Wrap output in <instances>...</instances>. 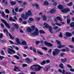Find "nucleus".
Returning a JSON list of instances; mask_svg holds the SVG:
<instances>
[{"label": "nucleus", "mask_w": 74, "mask_h": 74, "mask_svg": "<svg viewBox=\"0 0 74 74\" xmlns=\"http://www.w3.org/2000/svg\"><path fill=\"white\" fill-rule=\"evenodd\" d=\"M14 19H15L16 21H18V18L16 16H14Z\"/></svg>", "instance_id": "obj_61"}, {"label": "nucleus", "mask_w": 74, "mask_h": 74, "mask_svg": "<svg viewBox=\"0 0 74 74\" xmlns=\"http://www.w3.org/2000/svg\"><path fill=\"white\" fill-rule=\"evenodd\" d=\"M37 52L40 55H43V53L38 51V50L37 51Z\"/></svg>", "instance_id": "obj_34"}, {"label": "nucleus", "mask_w": 74, "mask_h": 74, "mask_svg": "<svg viewBox=\"0 0 74 74\" xmlns=\"http://www.w3.org/2000/svg\"><path fill=\"white\" fill-rule=\"evenodd\" d=\"M58 8L60 10H63L64 8L63 7V5L61 4L59 5L58 6Z\"/></svg>", "instance_id": "obj_14"}, {"label": "nucleus", "mask_w": 74, "mask_h": 74, "mask_svg": "<svg viewBox=\"0 0 74 74\" xmlns=\"http://www.w3.org/2000/svg\"><path fill=\"white\" fill-rule=\"evenodd\" d=\"M61 60L62 63H64V62H66L67 60L66 58H64V59H61Z\"/></svg>", "instance_id": "obj_29"}, {"label": "nucleus", "mask_w": 74, "mask_h": 74, "mask_svg": "<svg viewBox=\"0 0 74 74\" xmlns=\"http://www.w3.org/2000/svg\"><path fill=\"white\" fill-rule=\"evenodd\" d=\"M0 58L1 60H3V58H4V57L3 56H1Z\"/></svg>", "instance_id": "obj_62"}, {"label": "nucleus", "mask_w": 74, "mask_h": 74, "mask_svg": "<svg viewBox=\"0 0 74 74\" xmlns=\"http://www.w3.org/2000/svg\"><path fill=\"white\" fill-rule=\"evenodd\" d=\"M56 18L57 20L60 21L61 22H62V18L60 17L57 16L56 17Z\"/></svg>", "instance_id": "obj_21"}, {"label": "nucleus", "mask_w": 74, "mask_h": 74, "mask_svg": "<svg viewBox=\"0 0 74 74\" xmlns=\"http://www.w3.org/2000/svg\"><path fill=\"white\" fill-rule=\"evenodd\" d=\"M0 14H1L2 16H3V18L5 17V14L4 13V11H3L2 12H1V10H0Z\"/></svg>", "instance_id": "obj_18"}, {"label": "nucleus", "mask_w": 74, "mask_h": 74, "mask_svg": "<svg viewBox=\"0 0 74 74\" xmlns=\"http://www.w3.org/2000/svg\"><path fill=\"white\" fill-rule=\"evenodd\" d=\"M62 74H65V71L64 69H63L62 70Z\"/></svg>", "instance_id": "obj_63"}, {"label": "nucleus", "mask_w": 74, "mask_h": 74, "mask_svg": "<svg viewBox=\"0 0 74 74\" xmlns=\"http://www.w3.org/2000/svg\"><path fill=\"white\" fill-rule=\"evenodd\" d=\"M45 63H46V62H45V61H43L40 63V64H41V65H44L45 64Z\"/></svg>", "instance_id": "obj_33"}, {"label": "nucleus", "mask_w": 74, "mask_h": 74, "mask_svg": "<svg viewBox=\"0 0 74 74\" xmlns=\"http://www.w3.org/2000/svg\"><path fill=\"white\" fill-rule=\"evenodd\" d=\"M32 6L34 7V6H35L36 9L38 10L40 8V7H39V5L37 3H34V4L32 5Z\"/></svg>", "instance_id": "obj_12"}, {"label": "nucleus", "mask_w": 74, "mask_h": 74, "mask_svg": "<svg viewBox=\"0 0 74 74\" xmlns=\"http://www.w3.org/2000/svg\"><path fill=\"white\" fill-rule=\"evenodd\" d=\"M32 13L30 10H29L27 12H26L25 15V14H23L21 15V17L23 18L24 20H26L28 18L29 16H32Z\"/></svg>", "instance_id": "obj_2"}, {"label": "nucleus", "mask_w": 74, "mask_h": 74, "mask_svg": "<svg viewBox=\"0 0 74 74\" xmlns=\"http://www.w3.org/2000/svg\"><path fill=\"white\" fill-rule=\"evenodd\" d=\"M9 42H10L11 44H15L14 43V42H13V41L11 40H9Z\"/></svg>", "instance_id": "obj_51"}, {"label": "nucleus", "mask_w": 74, "mask_h": 74, "mask_svg": "<svg viewBox=\"0 0 74 74\" xmlns=\"http://www.w3.org/2000/svg\"><path fill=\"white\" fill-rule=\"evenodd\" d=\"M10 4L12 5H15V4H16V2L12 1L11 2H10Z\"/></svg>", "instance_id": "obj_35"}, {"label": "nucleus", "mask_w": 74, "mask_h": 74, "mask_svg": "<svg viewBox=\"0 0 74 74\" xmlns=\"http://www.w3.org/2000/svg\"><path fill=\"white\" fill-rule=\"evenodd\" d=\"M55 24L56 25H58V26H62V24H59L57 22L55 23Z\"/></svg>", "instance_id": "obj_41"}, {"label": "nucleus", "mask_w": 74, "mask_h": 74, "mask_svg": "<svg viewBox=\"0 0 74 74\" xmlns=\"http://www.w3.org/2000/svg\"><path fill=\"white\" fill-rule=\"evenodd\" d=\"M14 56L15 58L16 59H18V60L19 59V56H18L15 55Z\"/></svg>", "instance_id": "obj_31"}, {"label": "nucleus", "mask_w": 74, "mask_h": 74, "mask_svg": "<svg viewBox=\"0 0 74 74\" xmlns=\"http://www.w3.org/2000/svg\"><path fill=\"white\" fill-rule=\"evenodd\" d=\"M67 19L66 20L67 24H70V23L71 22V20L69 18H68V17H67Z\"/></svg>", "instance_id": "obj_19"}, {"label": "nucleus", "mask_w": 74, "mask_h": 74, "mask_svg": "<svg viewBox=\"0 0 74 74\" xmlns=\"http://www.w3.org/2000/svg\"><path fill=\"white\" fill-rule=\"evenodd\" d=\"M43 21H46L47 20V17H45V15L43 16Z\"/></svg>", "instance_id": "obj_38"}, {"label": "nucleus", "mask_w": 74, "mask_h": 74, "mask_svg": "<svg viewBox=\"0 0 74 74\" xmlns=\"http://www.w3.org/2000/svg\"><path fill=\"white\" fill-rule=\"evenodd\" d=\"M60 30H61V29L60 28H59L56 31V32H60Z\"/></svg>", "instance_id": "obj_57"}, {"label": "nucleus", "mask_w": 74, "mask_h": 74, "mask_svg": "<svg viewBox=\"0 0 74 74\" xmlns=\"http://www.w3.org/2000/svg\"><path fill=\"white\" fill-rule=\"evenodd\" d=\"M40 42V41H36V45H38L39 44Z\"/></svg>", "instance_id": "obj_42"}, {"label": "nucleus", "mask_w": 74, "mask_h": 74, "mask_svg": "<svg viewBox=\"0 0 74 74\" xmlns=\"http://www.w3.org/2000/svg\"><path fill=\"white\" fill-rule=\"evenodd\" d=\"M27 30L28 33H30L31 32H32V29L29 27H28L27 28Z\"/></svg>", "instance_id": "obj_20"}, {"label": "nucleus", "mask_w": 74, "mask_h": 74, "mask_svg": "<svg viewBox=\"0 0 74 74\" xmlns=\"http://www.w3.org/2000/svg\"><path fill=\"white\" fill-rule=\"evenodd\" d=\"M33 52H35V53H36V49L35 48L33 47Z\"/></svg>", "instance_id": "obj_48"}, {"label": "nucleus", "mask_w": 74, "mask_h": 74, "mask_svg": "<svg viewBox=\"0 0 74 74\" xmlns=\"http://www.w3.org/2000/svg\"><path fill=\"white\" fill-rule=\"evenodd\" d=\"M22 11H23V8H20L18 10V12H21Z\"/></svg>", "instance_id": "obj_53"}, {"label": "nucleus", "mask_w": 74, "mask_h": 74, "mask_svg": "<svg viewBox=\"0 0 74 74\" xmlns=\"http://www.w3.org/2000/svg\"><path fill=\"white\" fill-rule=\"evenodd\" d=\"M5 11L6 13L7 14H10V11H9V10H8L7 9H5Z\"/></svg>", "instance_id": "obj_32"}, {"label": "nucleus", "mask_w": 74, "mask_h": 74, "mask_svg": "<svg viewBox=\"0 0 74 74\" xmlns=\"http://www.w3.org/2000/svg\"><path fill=\"white\" fill-rule=\"evenodd\" d=\"M59 37L60 38H62V37H63V35L61 32H60V34L59 35Z\"/></svg>", "instance_id": "obj_44"}, {"label": "nucleus", "mask_w": 74, "mask_h": 74, "mask_svg": "<svg viewBox=\"0 0 74 74\" xmlns=\"http://www.w3.org/2000/svg\"><path fill=\"white\" fill-rule=\"evenodd\" d=\"M47 67H48L46 68L45 69V71L46 72H48V71L50 69V67H51L49 66H48Z\"/></svg>", "instance_id": "obj_22"}, {"label": "nucleus", "mask_w": 74, "mask_h": 74, "mask_svg": "<svg viewBox=\"0 0 74 74\" xmlns=\"http://www.w3.org/2000/svg\"><path fill=\"white\" fill-rule=\"evenodd\" d=\"M3 36V34L2 33H1L0 34V38H2Z\"/></svg>", "instance_id": "obj_49"}, {"label": "nucleus", "mask_w": 74, "mask_h": 74, "mask_svg": "<svg viewBox=\"0 0 74 74\" xmlns=\"http://www.w3.org/2000/svg\"><path fill=\"white\" fill-rule=\"evenodd\" d=\"M56 41L58 44H59V46L58 47V48H62V45H61V42L59 41V40H56Z\"/></svg>", "instance_id": "obj_11"}, {"label": "nucleus", "mask_w": 74, "mask_h": 74, "mask_svg": "<svg viewBox=\"0 0 74 74\" xmlns=\"http://www.w3.org/2000/svg\"><path fill=\"white\" fill-rule=\"evenodd\" d=\"M1 20L2 22L4 23L5 25L6 26H7V27H8V28H10V25H9L8 23L7 22V21H6L5 20L3 19H1Z\"/></svg>", "instance_id": "obj_5"}, {"label": "nucleus", "mask_w": 74, "mask_h": 74, "mask_svg": "<svg viewBox=\"0 0 74 74\" xmlns=\"http://www.w3.org/2000/svg\"><path fill=\"white\" fill-rule=\"evenodd\" d=\"M49 5V3H48V1H45L44 2V5Z\"/></svg>", "instance_id": "obj_27"}, {"label": "nucleus", "mask_w": 74, "mask_h": 74, "mask_svg": "<svg viewBox=\"0 0 74 74\" xmlns=\"http://www.w3.org/2000/svg\"><path fill=\"white\" fill-rule=\"evenodd\" d=\"M53 5L54 6H56L57 5V3L56 2H53Z\"/></svg>", "instance_id": "obj_40"}, {"label": "nucleus", "mask_w": 74, "mask_h": 74, "mask_svg": "<svg viewBox=\"0 0 74 74\" xmlns=\"http://www.w3.org/2000/svg\"><path fill=\"white\" fill-rule=\"evenodd\" d=\"M18 9H19V8H16L15 9V10L16 12H18Z\"/></svg>", "instance_id": "obj_50"}, {"label": "nucleus", "mask_w": 74, "mask_h": 74, "mask_svg": "<svg viewBox=\"0 0 74 74\" xmlns=\"http://www.w3.org/2000/svg\"><path fill=\"white\" fill-rule=\"evenodd\" d=\"M66 52H69V48L67 47H66Z\"/></svg>", "instance_id": "obj_59"}, {"label": "nucleus", "mask_w": 74, "mask_h": 74, "mask_svg": "<svg viewBox=\"0 0 74 74\" xmlns=\"http://www.w3.org/2000/svg\"><path fill=\"white\" fill-rule=\"evenodd\" d=\"M16 41L18 44H21V42L19 41V39L18 38H16Z\"/></svg>", "instance_id": "obj_17"}, {"label": "nucleus", "mask_w": 74, "mask_h": 74, "mask_svg": "<svg viewBox=\"0 0 74 74\" xmlns=\"http://www.w3.org/2000/svg\"><path fill=\"white\" fill-rule=\"evenodd\" d=\"M65 74H72L70 72H66Z\"/></svg>", "instance_id": "obj_64"}, {"label": "nucleus", "mask_w": 74, "mask_h": 74, "mask_svg": "<svg viewBox=\"0 0 74 74\" xmlns=\"http://www.w3.org/2000/svg\"><path fill=\"white\" fill-rule=\"evenodd\" d=\"M46 62L47 63H50V60H49V59H47L46 60Z\"/></svg>", "instance_id": "obj_46"}, {"label": "nucleus", "mask_w": 74, "mask_h": 74, "mask_svg": "<svg viewBox=\"0 0 74 74\" xmlns=\"http://www.w3.org/2000/svg\"><path fill=\"white\" fill-rule=\"evenodd\" d=\"M14 25V26L16 28V29H18L19 28V25L17 23H13L12 24Z\"/></svg>", "instance_id": "obj_15"}, {"label": "nucleus", "mask_w": 74, "mask_h": 74, "mask_svg": "<svg viewBox=\"0 0 74 74\" xmlns=\"http://www.w3.org/2000/svg\"><path fill=\"white\" fill-rule=\"evenodd\" d=\"M56 10L55 9L52 8L51 9V10L50 11V13L51 14H54Z\"/></svg>", "instance_id": "obj_13"}, {"label": "nucleus", "mask_w": 74, "mask_h": 74, "mask_svg": "<svg viewBox=\"0 0 74 74\" xmlns=\"http://www.w3.org/2000/svg\"><path fill=\"white\" fill-rule=\"evenodd\" d=\"M8 49L9 50H10V51H8V52L9 54H12V53H15V51L14 50L11 49L10 48H9Z\"/></svg>", "instance_id": "obj_9"}, {"label": "nucleus", "mask_w": 74, "mask_h": 74, "mask_svg": "<svg viewBox=\"0 0 74 74\" xmlns=\"http://www.w3.org/2000/svg\"><path fill=\"white\" fill-rule=\"evenodd\" d=\"M1 53L2 55H4V51H1Z\"/></svg>", "instance_id": "obj_60"}, {"label": "nucleus", "mask_w": 74, "mask_h": 74, "mask_svg": "<svg viewBox=\"0 0 74 74\" xmlns=\"http://www.w3.org/2000/svg\"><path fill=\"white\" fill-rule=\"evenodd\" d=\"M59 66L61 68H62V69H64V67L63 64L62 63L60 64L59 65Z\"/></svg>", "instance_id": "obj_24"}, {"label": "nucleus", "mask_w": 74, "mask_h": 74, "mask_svg": "<svg viewBox=\"0 0 74 74\" xmlns=\"http://www.w3.org/2000/svg\"><path fill=\"white\" fill-rule=\"evenodd\" d=\"M39 32L40 34H45V33L44 31L41 29L39 30Z\"/></svg>", "instance_id": "obj_23"}, {"label": "nucleus", "mask_w": 74, "mask_h": 74, "mask_svg": "<svg viewBox=\"0 0 74 74\" xmlns=\"http://www.w3.org/2000/svg\"><path fill=\"white\" fill-rule=\"evenodd\" d=\"M61 11L63 13H67V12H69V11H70V10L69 8H65L61 10Z\"/></svg>", "instance_id": "obj_7"}, {"label": "nucleus", "mask_w": 74, "mask_h": 74, "mask_svg": "<svg viewBox=\"0 0 74 74\" xmlns=\"http://www.w3.org/2000/svg\"><path fill=\"white\" fill-rule=\"evenodd\" d=\"M40 17H38L37 18H35L36 20V21H39L40 20Z\"/></svg>", "instance_id": "obj_55"}, {"label": "nucleus", "mask_w": 74, "mask_h": 74, "mask_svg": "<svg viewBox=\"0 0 74 74\" xmlns=\"http://www.w3.org/2000/svg\"><path fill=\"white\" fill-rule=\"evenodd\" d=\"M35 30L34 32L30 33V35L32 37H34L35 36H37L39 35V31L38 29L36 27L35 25H32L31 26V30L32 32H33Z\"/></svg>", "instance_id": "obj_1"}, {"label": "nucleus", "mask_w": 74, "mask_h": 74, "mask_svg": "<svg viewBox=\"0 0 74 74\" xmlns=\"http://www.w3.org/2000/svg\"><path fill=\"white\" fill-rule=\"evenodd\" d=\"M42 49L45 50V51H47V50H48V49L46 47H42Z\"/></svg>", "instance_id": "obj_47"}, {"label": "nucleus", "mask_w": 74, "mask_h": 74, "mask_svg": "<svg viewBox=\"0 0 74 74\" xmlns=\"http://www.w3.org/2000/svg\"><path fill=\"white\" fill-rule=\"evenodd\" d=\"M73 2H71L69 3H67V5H68V6H72V5H73Z\"/></svg>", "instance_id": "obj_26"}, {"label": "nucleus", "mask_w": 74, "mask_h": 74, "mask_svg": "<svg viewBox=\"0 0 74 74\" xmlns=\"http://www.w3.org/2000/svg\"><path fill=\"white\" fill-rule=\"evenodd\" d=\"M23 23L24 25H26L27 21H23Z\"/></svg>", "instance_id": "obj_56"}, {"label": "nucleus", "mask_w": 74, "mask_h": 74, "mask_svg": "<svg viewBox=\"0 0 74 74\" xmlns=\"http://www.w3.org/2000/svg\"><path fill=\"white\" fill-rule=\"evenodd\" d=\"M27 65L26 64H22V67H27Z\"/></svg>", "instance_id": "obj_37"}, {"label": "nucleus", "mask_w": 74, "mask_h": 74, "mask_svg": "<svg viewBox=\"0 0 74 74\" xmlns=\"http://www.w3.org/2000/svg\"><path fill=\"white\" fill-rule=\"evenodd\" d=\"M36 66H35V67H38V68L36 69V68H35V70L36 71H40V69L42 68H43V67L40 66L38 64H36Z\"/></svg>", "instance_id": "obj_6"}, {"label": "nucleus", "mask_w": 74, "mask_h": 74, "mask_svg": "<svg viewBox=\"0 0 74 74\" xmlns=\"http://www.w3.org/2000/svg\"><path fill=\"white\" fill-rule=\"evenodd\" d=\"M70 26L71 27H74V23L72 22L70 24Z\"/></svg>", "instance_id": "obj_25"}, {"label": "nucleus", "mask_w": 74, "mask_h": 74, "mask_svg": "<svg viewBox=\"0 0 74 74\" xmlns=\"http://www.w3.org/2000/svg\"><path fill=\"white\" fill-rule=\"evenodd\" d=\"M12 12L14 15H16V13L14 11V9H12Z\"/></svg>", "instance_id": "obj_43"}, {"label": "nucleus", "mask_w": 74, "mask_h": 74, "mask_svg": "<svg viewBox=\"0 0 74 74\" xmlns=\"http://www.w3.org/2000/svg\"><path fill=\"white\" fill-rule=\"evenodd\" d=\"M21 43L22 45H26L27 44V43L25 41H23L21 42Z\"/></svg>", "instance_id": "obj_28"}, {"label": "nucleus", "mask_w": 74, "mask_h": 74, "mask_svg": "<svg viewBox=\"0 0 74 74\" xmlns=\"http://www.w3.org/2000/svg\"><path fill=\"white\" fill-rule=\"evenodd\" d=\"M26 60L27 63H30L32 62V61L29 59V58H27L26 59Z\"/></svg>", "instance_id": "obj_16"}, {"label": "nucleus", "mask_w": 74, "mask_h": 74, "mask_svg": "<svg viewBox=\"0 0 74 74\" xmlns=\"http://www.w3.org/2000/svg\"><path fill=\"white\" fill-rule=\"evenodd\" d=\"M55 51L53 52V56H56V55H58L60 53V50L56 48L54 49Z\"/></svg>", "instance_id": "obj_4"}, {"label": "nucleus", "mask_w": 74, "mask_h": 74, "mask_svg": "<svg viewBox=\"0 0 74 74\" xmlns=\"http://www.w3.org/2000/svg\"><path fill=\"white\" fill-rule=\"evenodd\" d=\"M20 68L18 67H17L16 66H15L14 67V71H17V70L16 69H20Z\"/></svg>", "instance_id": "obj_30"}, {"label": "nucleus", "mask_w": 74, "mask_h": 74, "mask_svg": "<svg viewBox=\"0 0 74 74\" xmlns=\"http://www.w3.org/2000/svg\"><path fill=\"white\" fill-rule=\"evenodd\" d=\"M3 32L4 33H5L6 32L7 33H8V30L7 29H5L3 30Z\"/></svg>", "instance_id": "obj_36"}, {"label": "nucleus", "mask_w": 74, "mask_h": 74, "mask_svg": "<svg viewBox=\"0 0 74 74\" xmlns=\"http://www.w3.org/2000/svg\"><path fill=\"white\" fill-rule=\"evenodd\" d=\"M67 67H69V68H70L71 69L72 68V66H71V65H70L69 64H67Z\"/></svg>", "instance_id": "obj_54"}, {"label": "nucleus", "mask_w": 74, "mask_h": 74, "mask_svg": "<svg viewBox=\"0 0 74 74\" xmlns=\"http://www.w3.org/2000/svg\"><path fill=\"white\" fill-rule=\"evenodd\" d=\"M36 64H35V65H32V66H31L30 67V69H32H32H33V67H34H34H36Z\"/></svg>", "instance_id": "obj_45"}, {"label": "nucleus", "mask_w": 74, "mask_h": 74, "mask_svg": "<svg viewBox=\"0 0 74 74\" xmlns=\"http://www.w3.org/2000/svg\"><path fill=\"white\" fill-rule=\"evenodd\" d=\"M64 55V53H60V55L61 56L63 57Z\"/></svg>", "instance_id": "obj_52"}, {"label": "nucleus", "mask_w": 74, "mask_h": 74, "mask_svg": "<svg viewBox=\"0 0 74 74\" xmlns=\"http://www.w3.org/2000/svg\"><path fill=\"white\" fill-rule=\"evenodd\" d=\"M66 37H71L73 36V34L71 33L67 32L66 33Z\"/></svg>", "instance_id": "obj_10"}, {"label": "nucleus", "mask_w": 74, "mask_h": 74, "mask_svg": "<svg viewBox=\"0 0 74 74\" xmlns=\"http://www.w3.org/2000/svg\"><path fill=\"white\" fill-rule=\"evenodd\" d=\"M70 70L71 71H72V72H74V69L73 68H71L70 69Z\"/></svg>", "instance_id": "obj_58"}, {"label": "nucleus", "mask_w": 74, "mask_h": 74, "mask_svg": "<svg viewBox=\"0 0 74 74\" xmlns=\"http://www.w3.org/2000/svg\"><path fill=\"white\" fill-rule=\"evenodd\" d=\"M29 21H30V22H32V21H34V19L32 18H29Z\"/></svg>", "instance_id": "obj_39"}, {"label": "nucleus", "mask_w": 74, "mask_h": 74, "mask_svg": "<svg viewBox=\"0 0 74 74\" xmlns=\"http://www.w3.org/2000/svg\"><path fill=\"white\" fill-rule=\"evenodd\" d=\"M44 25L46 28L47 29H49V31L50 32V33H51V34H52V33H53V31H52L53 28H52V27L49 25L48 24H47V23H44Z\"/></svg>", "instance_id": "obj_3"}, {"label": "nucleus", "mask_w": 74, "mask_h": 74, "mask_svg": "<svg viewBox=\"0 0 74 74\" xmlns=\"http://www.w3.org/2000/svg\"><path fill=\"white\" fill-rule=\"evenodd\" d=\"M44 44L46 45L49 47H53V45L52 43L47 42L46 41L44 42Z\"/></svg>", "instance_id": "obj_8"}]
</instances>
